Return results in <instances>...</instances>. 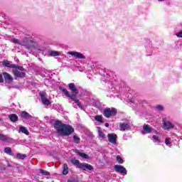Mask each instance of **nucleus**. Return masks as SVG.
I'll return each mask as SVG.
<instances>
[{
    "instance_id": "f257e3e1",
    "label": "nucleus",
    "mask_w": 182,
    "mask_h": 182,
    "mask_svg": "<svg viewBox=\"0 0 182 182\" xmlns=\"http://www.w3.org/2000/svg\"><path fill=\"white\" fill-rule=\"evenodd\" d=\"M54 127L56 129L59 136H70V134L75 132V129L73 128L72 126L69 124H63L60 121H56Z\"/></svg>"
},
{
    "instance_id": "f03ea898",
    "label": "nucleus",
    "mask_w": 182,
    "mask_h": 182,
    "mask_svg": "<svg viewBox=\"0 0 182 182\" xmlns=\"http://www.w3.org/2000/svg\"><path fill=\"white\" fill-rule=\"evenodd\" d=\"M11 42L13 43H17L18 45H22V46H25L27 49H32V48H34L35 46V42L31 40H28V38H25L22 41L16 38H13L11 40Z\"/></svg>"
},
{
    "instance_id": "7ed1b4c3",
    "label": "nucleus",
    "mask_w": 182,
    "mask_h": 182,
    "mask_svg": "<svg viewBox=\"0 0 182 182\" xmlns=\"http://www.w3.org/2000/svg\"><path fill=\"white\" fill-rule=\"evenodd\" d=\"M61 92H63V93H64V95L65 96H67V97H70V99H72V100H73V102H75V103H76L77 106H78V107H80V109H82L83 107V105H82V103H80V101H79V100H77L76 98V95H70V92H69V91H68V90L62 87L60 89Z\"/></svg>"
},
{
    "instance_id": "20e7f679",
    "label": "nucleus",
    "mask_w": 182,
    "mask_h": 182,
    "mask_svg": "<svg viewBox=\"0 0 182 182\" xmlns=\"http://www.w3.org/2000/svg\"><path fill=\"white\" fill-rule=\"evenodd\" d=\"M162 128L164 130H170L174 129V125L171 122H170V118L168 117H164L162 118Z\"/></svg>"
},
{
    "instance_id": "39448f33",
    "label": "nucleus",
    "mask_w": 182,
    "mask_h": 182,
    "mask_svg": "<svg viewBox=\"0 0 182 182\" xmlns=\"http://www.w3.org/2000/svg\"><path fill=\"white\" fill-rule=\"evenodd\" d=\"M117 111L114 108H107L104 110V114L105 117H112V116H116Z\"/></svg>"
},
{
    "instance_id": "423d86ee",
    "label": "nucleus",
    "mask_w": 182,
    "mask_h": 182,
    "mask_svg": "<svg viewBox=\"0 0 182 182\" xmlns=\"http://www.w3.org/2000/svg\"><path fill=\"white\" fill-rule=\"evenodd\" d=\"M114 168L117 173H120L121 174H127V170L124 166L122 165H115Z\"/></svg>"
},
{
    "instance_id": "0eeeda50",
    "label": "nucleus",
    "mask_w": 182,
    "mask_h": 182,
    "mask_svg": "<svg viewBox=\"0 0 182 182\" xmlns=\"http://www.w3.org/2000/svg\"><path fill=\"white\" fill-rule=\"evenodd\" d=\"M108 141L112 144H117V135L116 134H107Z\"/></svg>"
},
{
    "instance_id": "6e6552de",
    "label": "nucleus",
    "mask_w": 182,
    "mask_h": 182,
    "mask_svg": "<svg viewBox=\"0 0 182 182\" xmlns=\"http://www.w3.org/2000/svg\"><path fill=\"white\" fill-rule=\"evenodd\" d=\"M68 87L70 90L72 92L73 95L77 96L79 95V90L76 87V85H75V83L71 82L68 84Z\"/></svg>"
},
{
    "instance_id": "1a4fd4ad",
    "label": "nucleus",
    "mask_w": 182,
    "mask_h": 182,
    "mask_svg": "<svg viewBox=\"0 0 182 182\" xmlns=\"http://www.w3.org/2000/svg\"><path fill=\"white\" fill-rule=\"evenodd\" d=\"M119 128L121 132H125V130H129L130 129V122L129 121H125L119 124Z\"/></svg>"
},
{
    "instance_id": "9d476101",
    "label": "nucleus",
    "mask_w": 182,
    "mask_h": 182,
    "mask_svg": "<svg viewBox=\"0 0 182 182\" xmlns=\"http://www.w3.org/2000/svg\"><path fill=\"white\" fill-rule=\"evenodd\" d=\"M68 55L74 56L76 59H86V57L83 54L76 51L68 52Z\"/></svg>"
},
{
    "instance_id": "9b49d317",
    "label": "nucleus",
    "mask_w": 182,
    "mask_h": 182,
    "mask_svg": "<svg viewBox=\"0 0 182 182\" xmlns=\"http://www.w3.org/2000/svg\"><path fill=\"white\" fill-rule=\"evenodd\" d=\"M40 95L41 97L42 103L44 104L46 106H49V105H50V102L46 97V92H41Z\"/></svg>"
},
{
    "instance_id": "f8f14e48",
    "label": "nucleus",
    "mask_w": 182,
    "mask_h": 182,
    "mask_svg": "<svg viewBox=\"0 0 182 182\" xmlns=\"http://www.w3.org/2000/svg\"><path fill=\"white\" fill-rule=\"evenodd\" d=\"M144 130L142 131V134H147L149 133H151L154 131V129L151 128L149 124H144L143 127Z\"/></svg>"
},
{
    "instance_id": "ddd939ff",
    "label": "nucleus",
    "mask_w": 182,
    "mask_h": 182,
    "mask_svg": "<svg viewBox=\"0 0 182 182\" xmlns=\"http://www.w3.org/2000/svg\"><path fill=\"white\" fill-rule=\"evenodd\" d=\"M145 48L147 52L146 56H151V53H153V44H151V42L146 43Z\"/></svg>"
},
{
    "instance_id": "4468645a",
    "label": "nucleus",
    "mask_w": 182,
    "mask_h": 182,
    "mask_svg": "<svg viewBox=\"0 0 182 182\" xmlns=\"http://www.w3.org/2000/svg\"><path fill=\"white\" fill-rule=\"evenodd\" d=\"M80 168H82V170H93V166L92 165L88 164H82L80 165Z\"/></svg>"
},
{
    "instance_id": "2eb2a0df",
    "label": "nucleus",
    "mask_w": 182,
    "mask_h": 182,
    "mask_svg": "<svg viewBox=\"0 0 182 182\" xmlns=\"http://www.w3.org/2000/svg\"><path fill=\"white\" fill-rule=\"evenodd\" d=\"M14 75L16 77H25L26 74L22 71L16 70L14 72Z\"/></svg>"
},
{
    "instance_id": "dca6fc26",
    "label": "nucleus",
    "mask_w": 182,
    "mask_h": 182,
    "mask_svg": "<svg viewBox=\"0 0 182 182\" xmlns=\"http://www.w3.org/2000/svg\"><path fill=\"white\" fill-rule=\"evenodd\" d=\"M3 76L6 82H12L14 80V77L8 73H3Z\"/></svg>"
},
{
    "instance_id": "f3484780",
    "label": "nucleus",
    "mask_w": 182,
    "mask_h": 182,
    "mask_svg": "<svg viewBox=\"0 0 182 182\" xmlns=\"http://www.w3.org/2000/svg\"><path fill=\"white\" fill-rule=\"evenodd\" d=\"M3 65L6 68H10L11 69H15V68H16V65L11 64V63H9L8 60H4L3 62Z\"/></svg>"
},
{
    "instance_id": "a211bd4d",
    "label": "nucleus",
    "mask_w": 182,
    "mask_h": 182,
    "mask_svg": "<svg viewBox=\"0 0 182 182\" xmlns=\"http://www.w3.org/2000/svg\"><path fill=\"white\" fill-rule=\"evenodd\" d=\"M76 154H77L78 156H80V157H82V159H85L87 160H88V159H90V157L89 156V155L85 154V153H82L80 151H79L78 150L75 151Z\"/></svg>"
},
{
    "instance_id": "6ab92c4d",
    "label": "nucleus",
    "mask_w": 182,
    "mask_h": 182,
    "mask_svg": "<svg viewBox=\"0 0 182 182\" xmlns=\"http://www.w3.org/2000/svg\"><path fill=\"white\" fill-rule=\"evenodd\" d=\"M21 117L23 119H26L27 120H29V119H32V115L29 114V113L23 111L21 112Z\"/></svg>"
},
{
    "instance_id": "aec40b11",
    "label": "nucleus",
    "mask_w": 182,
    "mask_h": 182,
    "mask_svg": "<svg viewBox=\"0 0 182 182\" xmlns=\"http://www.w3.org/2000/svg\"><path fill=\"white\" fill-rule=\"evenodd\" d=\"M98 137L100 140H105V139H106V134H105L102 130L98 129Z\"/></svg>"
},
{
    "instance_id": "412c9836",
    "label": "nucleus",
    "mask_w": 182,
    "mask_h": 182,
    "mask_svg": "<svg viewBox=\"0 0 182 182\" xmlns=\"http://www.w3.org/2000/svg\"><path fill=\"white\" fill-rule=\"evenodd\" d=\"M97 123H103V116L102 115H96L92 117Z\"/></svg>"
},
{
    "instance_id": "4be33fe9",
    "label": "nucleus",
    "mask_w": 182,
    "mask_h": 182,
    "mask_svg": "<svg viewBox=\"0 0 182 182\" xmlns=\"http://www.w3.org/2000/svg\"><path fill=\"white\" fill-rule=\"evenodd\" d=\"M71 163L78 167V168H80V164H82L79 160L75 159H71Z\"/></svg>"
},
{
    "instance_id": "5701e85b",
    "label": "nucleus",
    "mask_w": 182,
    "mask_h": 182,
    "mask_svg": "<svg viewBox=\"0 0 182 182\" xmlns=\"http://www.w3.org/2000/svg\"><path fill=\"white\" fill-rule=\"evenodd\" d=\"M11 122H18V115L15 114H11L9 116Z\"/></svg>"
},
{
    "instance_id": "b1692460",
    "label": "nucleus",
    "mask_w": 182,
    "mask_h": 182,
    "mask_svg": "<svg viewBox=\"0 0 182 182\" xmlns=\"http://www.w3.org/2000/svg\"><path fill=\"white\" fill-rule=\"evenodd\" d=\"M68 173H69V168L68 167V164H65L63 165V174L64 176H66V175H68Z\"/></svg>"
},
{
    "instance_id": "393cba45",
    "label": "nucleus",
    "mask_w": 182,
    "mask_h": 182,
    "mask_svg": "<svg viewBox=\"0 0 182 182\" xmlns=\"http://www.w3.org/2000/svg\"><path fill=\"white\" fill-rule=\"evenodd\" d=\"M48 54L50 55V56H60V52L55 50L49 51Z\"/></svg>"
},
{
    "instance_id": "a878e982",
    "label": "nucleus",
    "mask_w": 182,
    "mask_h": 182,
    "mask_svg": "<svg viewBox=\"0 0 182 182\" xmlns=\"http://www.w3.org/2000/svg\"><path fill=\"white\" fill-rule=\"evenodd\" d=\"M20 131L21 132V133H23L24 134H26V136H28L29 134V132L24 127H20Z\"/></svg>"
},
{
    "instance_id": "bb28decb",
    "label": "nucleus",
    "mask_w": 182,
    "mask_h": 182,
    "mask_svg": "<svg viewBox=\"0 0 182 182\" xmlns=\"http://www.w3.org/2000/svg\"><path fill=\"white\" fill-rule=\"evenodd\" d=\"M152 139L156 143H161V139H160V137L159 136L154 135V136H152Z\"/></svg>"
},
{
    "instance_id": "cd10ccee",
    "label": "nucleus",
    "mask_w": 182,
    "mask_h": 182,
    "mask_svg": "<svg viewBox=\"0 0 182 182\" xmlns=\"http://www.w3.org/2000/svg\"><path fill=\"white\" fill-rule=\"evenodd\" d=\"M4 152L6 153V154H9V156L12 155V149L11 147H6L4 149Z\"/></svg>"
},
{
    "instance_id": "c85d7f7f",
    "label": "nucleus",
    "mask_w": 182,
    "mask_h": 182,
    "mask_svg": "<svg viewBox=\"0 0 182 182\" xmlns=\"http://www.w3.org/2000/svg\"><path fill=\"white\" fill-rule=\"evenodd\" d=\"M156 109L159 112H163L164 110V107L161 105H158L156 106Z\"/></svg>"
},
{
    "instance_id": "c756f323",
    "label": "nucleus",
    "mask_w": 182,
    "mask_h": 182,
    "mask_svg": "<svg viewBox=\"0 0 182 182\" xmlns=\"http://www.w3.org/2000/svg\"><path fill=\"white\" fill-rule=\"evenodd\" d=\"M16 157L17 159H20L21 160H23L26 159V156L22 154H17Z\"/></svg>"
},
{
    "instance_id": "7c9ffc66",
    "label": "nucleus",
    "mask_w": 182,
    "mask_h": 182,
    "mask_svg": "<svg viewBox=\"0 0 182 182\" xmlns=\"http://www.w3.org/2000/svg\"><path fill=\"white\" fill-rule=\"evenodd\" d=\"M0 140H1V141H8V136L0 134Z\"/></svg>"
},
{
    "instance_id": "2f4dec72",
    "label": "nucleus",
    "mask_w": 182,
    "mask_h": 182,
    "mask_svg": "<svg viewBox=\"0 0 182 182\" xmlns=\"http://www.w3.org/2000/svg\"><path fill=\"white\" fill-rule=\"evenodd\" d=\"M165 144L166 146H170V144H171V138H170V137L166 138Z\"/></svg>"
},
{
    "instance_id": "473e14b6",
    "label": "nucleus",
    "mask_w": 182,
    "mask_h": 182,
    "mask_svg": "<svg viewBox=\"0 0 182 182\" xmlns=\"http://www.w3.org/2000/svg\"><path fill=\"white\" fill-rule=\"evenodd\" d=\"M40 173L43 174V176H50V173L48 172V171H45L43 169H40Z\"/></svg>"
},
{
    "instance_id": "72a5a7b5",
    "label": "nucleus",
    "mask_w": 182,
    "mask_h": 182,
    "mask_svg": "<svg viewBox=\"0 0 182 182\" xmlns=\"http://www.w3.org/2000/svg\"><path fill=\"white\" fill-rule=\"evenodd\" d=\"M73 139L75 143H77V144L80 143V138H79L77 135L73 136Z\"/></svg>"
},
{
    "instance_id": "f704fd0d",
    "label": "nucleus",
    "mask_w": 182,
    "mask_h": 182,
    "mask_svg": "<svg viewBox=\"0 0 182 182\" xmlns=\"http://www.w3.org/2000/svg\"><path fill=\"white\" fill-rule=\"evenodd\" d=\"M117 161H118L119 164H123V159H122L120 156H117Z\"/></svg>"
},
{
    "instance_id": "c9c22d12",
    "label": "nucleus",
    "mask_w": 182,
    "mask_h": 182,
    "mask_svg": "<svg viewBox=\"0 0 182 182\" xmlns=\"http://www.w3.org/2000/svg\"><path fill=\"white\" fill-rule=\"evenodd\" d=\"M176 35L177 38H182V31L176 33Z\"/></svg>"
},
{
    "instance_id": "e433bc0d",
    "label": "nucleus",
    "mask_w": 182,
    "mask_h": 182,
    "mask_svg": "<svg viewBox=\"0 0 182 182\" xmlns=\"http://www.w3.org/2000/svg\"><path fill=\"white\" fill-rule=\"evenodd\" d=\"M14 69H18V70H21V72L23 71V68L21 66L16 65V68H14Z\"/></svg>"
},
{
    "instance_id": "4c0bfd02",
    "label": "nucleus",
    "mask_w": 182,
    "mask_h": 182,
    "mask_svg": "<svg viewBox=\"0 0 182 182\" xmlns=\"http://www.w3.org/2000/svg\"><path fill=\"white\" fill-rule=\"evenodd\" d=\"M0 83H4V77H2V75L0 74Z\"/></svg>"
},
{
    "instance_id": "58836bf2",
    "label": "nucleus",
    "mask_w": 182,
    "mask_h": 182,
    "mask_svg": "<svg viewBox=\"0 0 182 182\" xmlns=\"http://www.w3.org/2000/svg\"><path fill=\"white\" fill-rule=\"evenodd\" d=\"M105 127H109V123H105Z\"/></svg>"
}]
</instances>
